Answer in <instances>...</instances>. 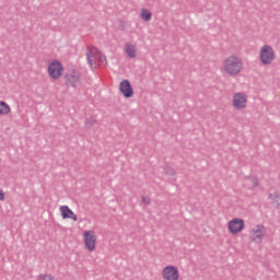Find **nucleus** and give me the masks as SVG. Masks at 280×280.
Returning <instances> with one entry per match:
<instances>
[{"label":"nucleus","mask_w":280,"mask_h":280,"mask_svg":"<svg viewBox=\"0 0 280 280\" xmlns=\"http://www.w3.org/2000/svg\"><path fill=\"white\" fill-rule=\"evenodd\" d=\"M86 58L92 69L97 68L98 65H106V56L96 47L91 46L88 48Z\"/></svg>","instance_id":"obj_2"},{"label":"nucleus","mask_w":280,"mask_h":280,"mask_svg":"<svg viewBox=\"0 0 280 280\" xmlns=\"http://www.w3.org/2000/svg\"><path fill=\"white\" fill-rule=\"evenodd\" d=\"M59 211L62 220H72L73 222H78V214H75L69 206H61Z\"/></svg>","instance_id":"obj_11"},{"label":"nucleus","mask_w":280,"mask_h":280,"mask_svg":"<svg viewBox=\"0 0 280 280\" xmlns=\"http://www.w3.org/2000/svg\"><path fill=\"white\" fill-rule=\"evenodd\" d=\"M277 58V52L271 45L265 44L260 47L259 50V61L264 65V67H269L272 65Z\"/></svg>","instance_id":"obj_3"},{"label":"nucleus","mask_w":280,"mask_h":280,"mask_svg":"<svg viewBox=\"0 0 280 280\" xmlns=\"http://www.w3.org/2000/svg\"><path fill=\"white\" fill-rule=\"evenodd\" d=\"M221 71L225 75H230V78H237V75L244 71L242 57L237 55L228 56L221 65Z\"/></svg>","instance_id":"obj_1"},{"label":"nucleus","mask_w":280,"mask_h":280,"mask_svg":"<svg viewBox=\"0 0 280 280\" xmlns=\"http://www.w3.org/2000/svg\"><path fill=\"white\" fill-rule=\"evenodd\" d=\"M164 173L166 174V176H176V170H174L172 166H165Z\"/></svg>","instance_id":"obj_18"},{"label":"nucleus","mask_w":280,"mask_h":280,"mask_svg":"<svg viewBox=\"0 0 280 280\" xmlns=\"http://www.w3.org/2000/svg\"><path fill=\"white\" fill-rule=\"evenodd\" d=\"M246 229V221L242 218H233L228 222V232L230 235H240Z\"/></svg>","instance_id":"obj_9"},{"label":"nucleus","mask_w":280,"mask_h":280,"mask_svg":"<svg viewBox=\"0 0 280 280\" xmlns=\"http://www.w3.org/2000/svg\"><path fill=\"white\" fill-rule=\"evenodd\" d=\"M10 113H12L10 105L4 101H0V115L5 117L7 115H10Z\"/></svg>","instance_id":"obj_16"},{"label":"nucleus","mask_w":280,"mask_h":280,"mask_svg":"<svg viewBox=\"0 0 280 280\" xmlns=\"http://www.w3.org/2000/svg\"><path fill=\"white\" fill-rule=\"evenodd\" d=\"M267 234L268 230H266V226L256 224L249 230V242H252V244H261Z\"/></svg>","instance_id":"obj_5"},{"label":"nucleus","mask_w":280,"mask_h":280,"mask_svg":"<svg viewBox=\"0 0 280 280\" xmlns=\"http://www.w3.org/2000/svg\"><path fill=\"white\" fill-rule=\"evenodd\" d=\"M141 200H142V205H147V206L151 205V202H152V199H150L149 196H142Z\"/></svg>","instance_id":"obj_20"},{"label":"nucleus","mask_w":280,"mask_h":280,"mask_svg":"<svg viewBox=\"0 0 280 280\" xmlns=\"http://www.w3.org/2000/svg\"><path fill=\"white\" fill-rule=\"evenodd\" d=\"M66 80L71 86H78L80 84V75L77 72H69L66 75Z\"/></svg>","instance_id":"obj_14"},{"label":"nucleus","mask_w":280,"mask_h":280,"mask_svg":"<svg viewBox=\"0 0 280 280\" xmlns=\"http://www.w3.org/2000/svg\"><path fill=\"white\" fill-rule=\"evenodd\" d=\"M232 107L234 110H246L248 108V96L242 92L232 95Z\"/></svg>","instance_id":"obj_8"},{"label":"nucleus","mask_w":280,"mask_h":280,"mask_svg":"<svg viewBox=\"0 0 280 280\" xmlns=\"http://www.w3.org/2000/svg\"><path fill=\"white\" fill-rule=\"evenodd\" d=\"M162 280H180V269L176 265H166L161 270Z\"/></svg>","instance_id":"obj_7"},{"label":"nucleus","mask_w":280,"mask_h":280,"mask_svg":"<svg viewBox=\"0 0 280 280\" xmlns=\"http://www.w3.org/2000/svg\"><path fill=\"white\" fill-rule=\"evenodd\" d=\"M249 187H252V189H255L256 187H259V178L250 177L249 178Z\"/></svg>","instance_id":"obj_19"},{"label":"nucleus","mask_w":280,"mask_h":280,"mask_svg":"<svg viewBox=\"0 0 280 280\" xmlns=\"http://www.w3.org/2000/svg\"><path fill=\"white\" fill-rule=\"evenodd\" d=\"M268 200H269L270 205H272L273 209H279V207H280V192L277 191V190H272L271 192H269Z\"/></svg>","instance_id":"obj_13"},{"label":"nucleus","mask_w":280,"mask_h":280,"mask_svg":"<svg viewBox=\"0 0 280 280\" xmlns=\"http://www.w3.org/2000/svg\"><path fill=\"white\" fill-rule=\"evenodd\" d=\"M0 200H5V192L3 190H0Z\"/></svg>","instance_id":"obj_21"},{"label":"nucleus","mask_w":280,"mask_h":280,"mask_svg":"<svg viewBox=\"0 0 280 280\" xmlns=\"http://www.w3.org/2000/svg\"><path fill=\"white\" fill-rule=\"evenodd\" d=\"M119 91L122 96H125L127 100H130L135 95V89L132 88V83H130L128 80H122L119 83Z\"/></svg>","instance_id":"obj_10"},{"label":"nucleus","mask_w":280,"mask_h":280,"mask_svg":"<svg viewBox=\"0 0 280 280\" xmlns=\"http://www.w3.org/2000/svg\"><path fill=\"white\" fill-rule=\"evenodd\" d=\"M124 52L127 56V58H130V60H135V58H137V56H139V50L137 49V44L126 43L124 46Z\"/></svg>","instance_id":"obj_12"},{"label":"nucleus","mask_w":280,"mask_h":280,"mask_svg":"<svg viewBox=\"0 0 280 280\" xmlns=\"http://www.w3.org/2000/svg\"><path fill=\"white\" fill-rule=\"evenodd\" d=\"M36 280H58L56 276L51 273H40L37 276Z\"/></svg>","instance_id":"obj_17"},{"label":"nucleus","mask_w":280,"mask_h":280,"mask_svg":"<svg viewBox=\"0 0 280 280\" xmlns=\"http://www.w3.org/2000/svg\"><path fill=\"white\" fill-rule=\"evenodd\" d=\"M140 19L147 23L152 21V11H150V9L142 8L140 10Z\"/></svg>","instance_id":"obj_15"},{"label":"nucleus","mask_w":280,"mask_h":280,"mask_svg":"<svg viewBox=\"0 0 280 280\" xmlns=\"http://www.w3.org/2000/svg\"><path fill=\"white\" fill-rule=\"evenodd\" d=\"M47 73L50 80H60L65 73V67L58 60H52L48 63Z\"/></svg>","instance_id":"obj_6"},{"label":"nucleus","mask_w":280,"mask_h":280,"mask_svg":"<svg viewBox=\"0 0 280 280\" xmlns=\"http://www.w3.org/2000/svg\"><path fill=\"white\" fill-rule=\"evenodd\" d=\"M82 237L85 250L88 253H95L97 250V232L94 230H84Z\"/></svg>","instance_id":"obj_4"}]
</instances>
